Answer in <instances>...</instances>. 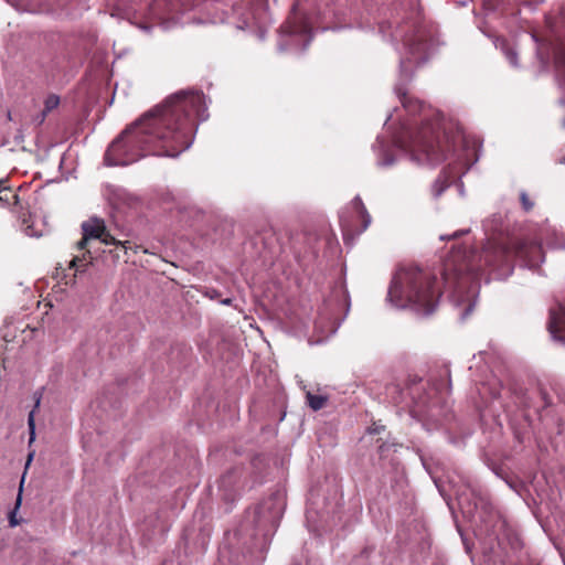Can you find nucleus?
Wrapping results in <instances>:
<instances>
[{
    "label": "nucleus",
    "mask_w": 565,
    "mask_h": 565,
    "mask_svg": "<svg viewBox=\"0 0 565 565\" xmlns=\"http://www.w3.org/2000/svg\"><path fill=\"white\" fill-rule=\"evenodd\" d=\"M514 257L529 268L544 262L542 246L536 241L515 239L505 244L489 239L480 253L458 246L445 259L440 281L419 267H402L392 280L387 298L397 308L411 307L427 316L435 311L444 287L454 305L463 307L460 318L465 320L475 309L481 271L488 268L494 278L505 279L513 271Z\"/></svg>",
    "instance_id": "obj_1"
},
{
    "label": "nucleus",
    "mask_w": 565,
    "mask_h": 565,
    "mask_svg": "<svg viewBox=\"0 0 565 565\" xmlns=\"http://www.w3.org/2000/svg\"><path fill=\"white\" fill-rule=\"evenodd\" d=\"M209 117L205 96L198 90H180L126 127L109 145L107 166H128L146 156L177 158L188 150L198 128L195 118Z\"/></svg>",
    "instance_id": "obj_2"
},
{
    "label": "nucleus",
    "mask_w": 565,
    "mask_h": 565,
    "mask_svg": "<svg viewBox=\"0 0 565 565\" xmlns=\"http://www.w3.org/2000/svg\"><path fill=\"white\" fill-rule=\"evenodd\" d=\"M395 93L406 113L413 117L418 115L420 121L405 124L402 131L394 136V145L407 152L411 160L418 164L441 163L455 149L460 139L459 134L450 135L441 122L439 113L408 96L403 84L395 86Z\"/></svg>",
    "instance_id": "obj_3"
},
{
    "label": "nucleus",
    "mask_w": 565,
    "mask_h": 565,
    "mask_svg": "<svg viewBox=\"0 0 565 565\" xmlns=\"http://www.w3.org/2000/svg\"><path fill=\"white\" fill-rule=\"evenodd\" d=\"M193 7L194 0H152L139 17H135V23L145 31L153 25L170 29Z\"/></svg>",
    "instance_id": "obj_4"
},
{
    "label": "nucleus",
    "mask_w": 565,
    "mask_h": 565,
    "mask_svg": "<svg viewBox=\"0 0 565 565\" xmlns=\"http://www.w3.org/2000/svg\"><path fill=\"white\" fill-rule=\"evenodd\" d=\"M405 54L401 57L399 74L403 81H408L413 65L425 63L430 55V42L427 34L418 30L405 40Z\"/></svg>",
    "instance_id": "obj_5"
},
{
    "label": "nucleus",
    "mask_w": 565,
    "mask_h": 565,
    "mask_svg": "<svg viewBox=\"0 0 565 565\" xmlns=\"http://www.w3.org/2000/svg\"><path fill=\"white\" fill-rule=\"evenodd\" d=\"M298 3L292 7V13L281 26V33L291 38H306L303 50H306L311 41V25L305 18L297 15Z\"/></svg>",
    "instance_id": "obj_6"
},
{
    "label": "nucleus",
    "mask_w": 565,
    "mask_h": 565,
    "mask_svg": "<svg viewBox=\"0 0 565 565\" xmlns=\"http://www.w3.org/2000/svg\"><path fill=\"white\" fill-rule=\"evenodd\" d=\"M547 330L554 341L565 344V303L557 302L550 309Z\"/></svg>",
    "instance_id": "obj_7"
},
{
    "label": "nucleus",
    "mask_w": 565,
    "mask_h": 565,
    "mask_svg": "<svg viewBox=\"0 0 565 565\" xmlns=\"http://www.w3.org/2000/svg\"><path fill=\"white\" fill-rule=\"evenodd\" d=\"M106 230L104 220L90 217L82 223L83 237L77 243L78 249H84L89 239H99Z\"/></svg>",
    "instance_id": "obj_8"
},
{
    "label": "nucleus",
    "mask_w": 565,
    "mask_h": 565,
    "mask_svg": "<svg viewBox=\"0 0 565 565\" xmlns=\"http://www.w3.org/2000/svg\"><path fill=\"white\" fill-rule=\"evenodd\" d=\"M375 151L377 152V164L381 167H391L395 162V158L390 153L388 149L386 148L385 141L377 137L374 146Z\"/></svg>",
    "instance_id": "obj_9"
},
{
    "label": "nucleus",
    "mask_w": 565,
    "mask_h": 565,
    "mask_svg": "<svg viewBox=\"0 0 565 565\" xmlns=\"http://www.w3.org/2000/svg\"><path fill=\"white\" fill-rule=\"evenodd\" d=\"M351 207L355 212V214L362 220V228L360 230V233L365 231L369 225L371 224V215L369 214L362 199L356 195L351 201Z\"/></svg>",
    "instance_id": "obj_10"
},
{
    "label": "nucleus",
    "mask_w": 565,
    "mask_h": 565,
    "mask_svg": "<svg viewBox=\"0 0 565 565\" xmlns=\"http://www.w3.org/2000/svg\"><path fill=\"white\" fill-rule=\"evenodd\" d=\"M238 480V470L233 469L220 478L218 487L225 492L226 497H230L234 491V486Z\"/></svg>",
    "instance_id": "obj_11"
},
{
    "label": "nucleus",
    "mask_w": 565,
    "mask_h": 565,
    "mask_svg": "<svg viewBox=\"0 0 565 565\" xmlns=\"http://www.w3.org/2000/svg\"><path fill=\"white\" fill-rule=\"evenodd\" d=\"M34 398V407L28 415V428H29V444H32L35 440V412L39 409L41 399H42V393L35 392L33 395Z\"/></svg>",
    "instance_id": "obj_12"
},
{
    "label": "nucleus",
    "mask_w": 565,
    "mask_h": 565,
    "mask_svg": "<svg viewBox=\"0 0 565 565\" xmlns=\"http://www.w3.org/2000/svg\"><path fill=\"white\" fill-rule=\"evenodd\" d=\"M555 68L558 82L565 88V47H559L555 53Z\"/></svg>",
    "instance_id": "obj_13"
},
{
    "label": "nucleus",
    "mask_w": 565,
    "mask_h": 565,
    "mask_svg": "<svg viewBox=\"0 0 565 565\" xmlns=\"http://www.w3.org/2000/svg\"><path fill=\"white\" fill-rule=\"evenodd\" d=\"M494 44H495V47H500V50L503 52V54L505 55L509 63L512 66L516 67L518 66V53L513 50V47H511L507 43V41L503 39H497Z\"/></svg>",
    "instance_id": "obj_14"
},
{
    "label": "nucleus",
    "mask_w": 565,
    "mask_h": 565,
    "mask_svg": "<svg viewBox=\"0 0 565 565\" xmlns=\"http://www.w3.org/2000/svg\"><path fill=\"white\" fill-rule=\"evenodd\" d=\"M60 105V97L55 94L49 95L44 100V109L41 114L39 122L42 124L49 113L57 108Z\"/></svg>",
    "instance_id": "obj_15"
},
{
    "label": "nucleus",
    "mask_w": 565,
    "mask_h": 565,
    "mask_svg": "<svg viewBox=\"0 0 565 565\" xmlns=\"http://www.w3.org/2000/svg\"><path fill=\"white\" fill-rule=\"evenodd\" d=\"M23 481H24V476L22 477V481H21V484H20V489H19V493H18V497H17V500H15V505H14V509L9 513V525L11 527H14L17 525L20 524V520L17 519V512L21 505V502H22V489H23Z\"/></svg>",
    "instance_id": "obj_16"
},
{
    "label": "nucleus",
    "mask_w": 565,
    "mask_h": 565,
    "mask_svg": "<svg viewBox=\"0 0 565 565\" xmlns=\"http://www.w3.org/2000/svg\"><path fill=\"white\" fill-rule=\"evenodd\" d=\"M307 402H308V405L313 411H319L324 407V405L327 403V397L323 395H315V394L308 392L307 393Z\"/></svg>",
    "instance_id": "obj_17"
},
{
    "label": "nucleus",
    "mask_w": 565,
    "mask_h": 565,
    "mask_svg": "<svg viewBox=\"0 0 565 565\" xmlns=\"http://www.w3.org/2000/svg\"><path fill=\"white\" fill-rule=\"evenodd\" d=\"M99 241H100L102 243H104L105 245H116V246L120 245V246H122L125 249H127V248H128V244H129V242H128V241H126V242L117 241L113 235H110V234L107 232V230H105V232H104L103 236L99 238Z\"/></svg>",
    "instance_id": "obj_18"
},
{
    "label": "nucleus",
    "mask_w": 565,
    "mask_h": 565,
    "mask_svg": "<svg viewBox=\"0 0 565 565\" xmlns=\"http://www.w3.org/2000/svg\"><path fill=\"white\" fill-rule=\"evenodd\" d=\"M3 183H4V180L0 179V201L9 202L10 196L17 198V195L14 193H12V191L9 188L3 186Z\"/></svg>",
    "instance_id": "obj_19"
},
{
    "label": "nucleus",
    "mask_w": 565,
    "mask_h": 565,
    "mask_svg": "<svg viewBox=\"0 0 565 565\" xmlns=\"http://www.w3.org/2000/svg\"><path fill=\"white\" fill-rule=\"evenodd\" d=\"M520 200H521V204L523 206V210L525 212H529L533 209L534 206V203L533 201L530 200L529 195L526 194V192L522 191L520 193Z\"/></svg>",
    "instance_id": "obj_20"
},
{
    "label": "nucleus",
    "mask_w": 565,
    "mask_h": 565,
    "mask_svg": "<svg viewBox=\"0 0 565 565\" xmlns=\"http://www.w3.org/2000/svg\"><path fill=\"white\" fill-rule=\"evenodd\" d=\"M447 186H448V184L445 181H441L440 178L437 179L434 184V195L436 198L440 196Z\"/></svg>",
    "instance_id": "obj_21"
},
{
    "label": "nucleus",
    "mask_w": 565,
    "mask_h": 565,
    "mask_svg": "<svg viewBox=\"0 0 565 565\" xmlns=\"http://www.w3.org/2000/svg\"><path fill=\"white\" fill-rule=\"evenodd\" d=\"M339 217H340V224H341L343 231H349L351 227V223H350L349 217L345 215V212L344 211L341 212Z\"/></svg>",
    "instance_id": "obj_22"
},
{
    "label": "nucleus",
    "mask_w": 565,
    "mask_h": 565,
    "mask_svg": "<svg viewBox=\"0 0 565 565\" xmlns=\"http://www.w3.org/2000/svg\"><path fill=\"white\" fill-rule=\"evenodd\" d=\"M205 296L209 297L210 299H216L220 296V292L214 288H207L205 291Z\"/></svg>",
    "instance_id": "obj_23"
},
{
    "label": "nucleus",
    "mask_w": 565,
    "mask_h": 565,
    "mask_svg": "<svg viewBox=\"0 0 565 565\" xmlns=\"http://www.w3.org/2000/svg\"><path fill=\"white\" fill-rule=\"evenodd\" d=\"M466 233H468V231H467V230H465V231H456V232H454L450 236H444V235H441V236H440V239H443V241H444V239H446V238H457V237H459V236H461V235H463V234H466Z\"/></svg>",
    "instance_id": "obj_24"
},
{
    "label": "nucleus",
    "mask_w": 565,
    "mask_h": 565,
    "mask_svg": "<svg viewBox=\"0 0 565 565\" xmlns=\"http://www.w3.org/2000/svg\"><path fill=\"white\" fill-rule=\"evenodd\" d=\"M84 259H81L79 257H74L71 262V267L76 268V270H79V266H85V264H82Z\"/></svg>",
    "instance_id": "obj_25"
},
{
    "label": "nucleus",
    "mask_w": 565,
    "mask_h": 565,
    "mask_svg": "<svg viewBox=\"0 0 565 565\" xmlns=\"http://www.w3.org/2000/svg\"><path fill=\"white\" fill-rule=\"evenodd\" d=\"M232 301H233V300H232L231 298H225V299H222V300H221V303H222V305H225V306H230V305H232Z\"/></svg>",
    "instance_id": "obj_26"
},
{
    "label": "nucleus",
    "mask_w": 565,
    "mask_h": 565,
    "mask_svg": "<svg viewBox=\"0 0 565 565\" xmlns=\"http://www.w3.org/2000/svg\"><path fill=\"white\" fill-rule=\"evenodd\" d=\"M32 459H33V452H31V454L29 455V457H28L26 465H25L26 467H29V465H30V462L32 461Z\"/></svg>",
    "instance_id": "obj_27"
},
{
    "label": "nucleus",
    "mask_w": 565,
    "mask_h": 565,
    "mask_svg": "<svg viewBox=\"0 0 565 565\" xmlns=\"http://www.w3.org/2000/svg\"><path fill=\"white\" fill-rule=\"evenodd\" d=\"M458 500H459V504L462 507V505H463V503H462V498H461V497H459V498H458Z\"/></svg>",
    "instance_id": "obj_28"
},
{
    "label": "nucleus",
    "mask_w": 565,
    "mask_h": 565,
    "mask_svg": "<svg viewBox=\"0 0 565 565\" xmlns=\"http://www.w3.org/2000/svg\"><path fill=\"white\" fill-rule=\"evenodd\" d=\"M558 247L564 248V247H565V243H563V242H562V243H559Z\"/></svg>",
    "instance_id": "obj_29"
},
{
    "label": "nucleus",
    "mask_w": 565,
    "mask_h": 565,
    "mask_svg": "<svg viewBox=\"0 0 565 565\" xmlns=\"http://www.w3.org/2000/svg\"><path fill=\"white\" fill-rule=\"evenodd\" d=\"M559 163H562V164L565 163V158L561 159Z\"/></svg>",
    "instance_id": "obj_30"
},
{
    "label": "nucleus",
    "mask_w": 565,
    "mask_h": 565,
    "mask_svg": "<svg viewBox=\"0 0 565 565\" xmlns=\"http://www.w3.org/2000/svg\"><path fill=\"white\" fill-rule=\"evenodd\" d=\"M563 125H564V127H565V120L563 121Z\"/></svg>",
    "instance_id": "obj_31"
}]
</instances>
